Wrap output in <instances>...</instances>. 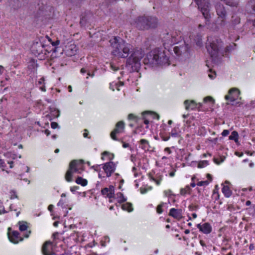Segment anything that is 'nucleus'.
<instances>
[{
    "instance_id": "obj_13",
    "label": "nucleus",
    "mask_w": 255,
    "mask_h": 255,
    "mask_svg": "<svg viewBox=\"0 0 255 255\" xmlns=\"http://www.w3.org/2000/svg\"><path fill=\"white\" fill-rule=\"evenodd\" d=\"M103 169L107 174V177H110L115 171V165L113 162H107L104 164Z\"/></svg>"
},
{
    "instance_id": "obj_17",
    "label": "nucleus",
    "mask_w": 255,
    "mask_h": 255,
    "mask_svg": "<svg viewBox=\"0 0 255 255\" xmlns=\"http://www.w3.org/2000/svg\"><path fill=\"white\" fill-rule=\"evenodd\" d=\"M182 211L181 209L171 208L170 210L169 215L173 217L175 219L180 220L182 218Z\"/></svg>"
},
{
    "instance_id": "obj_19",
    "label": "nucleus",
    "mask_w": 255,
    "mask_h": 255,
    "mask_svg": "<svg viewBox=\"0 0 255 255\" xmlns=\"http://www.w3.org/2000/svg\"><path fill=\"white\" fill-rule=\"evenodd\" d=\"M19 235L17 231H13L11 236L8 235V239L11 243L17 244L19 242Z\"/></svg>"
},
{
    "instance_id": "obj_34",
    "label": "nucleus",
    "mask_w": 255,
    "mask_h": 255,
    "mask_svg": "<svg viewBox=\"0 0 255 255\" xmlns=\"http://www.w3.org/2000/svg\"><path fill=\"white\" fill-rule=\"evenodd\" d=\"M208 164H209V163L207 160L201 161L200 162H199V163L198 164V167L200 168H203V167L206 166L207 165H208Z\"/></svg>"
},
{
    "instance_id": "obj_48",
    "label": "nucleus",
    "mask_w": 255,
    "mask_h": 255,
    "mask_svg": "<svg viewBox=\"0 0 255 255\" xmlns=\"http://www.w3.org/2000/svg\"><path fill=\"white\" fill-rule=\"evenodd\" d=\"M111 69L114 71H117L119 69V67H116L115 65H113V64L111 65Z\"/></svg>"
},
{
    "instance_id": "obj_32",
    "label": "nucleus",
    "mask_w": 255,
    "mask_h": 255,
    "mask_svg": "<svg viewBox=\"0 0 255 255\" xmlns=\"http://www.w3.org/2000/svg\"><path fill=\"white\" fill-rule=\"evenodd\" d=\"M117 198L118 199V202L120 203H123L126 201L127 199L125 198L124 195L121 193H118L117 194Z\"/></svg>"
},
{
    "instance_id": "obj_11",
    "label": "nucleus",
    "mask_w": 255,
    "mask_h": 255,
    "mask_svg": "<svg viewBox=\"0 0 255 255\" xmlns=\"http://www.w3.org/2000/svg\"><path fill=\"white\" fill-rule=\"evenodd\" d=\"M92 14L90 12H86L81 15L80 23L81 26H86L87 24L91 22Z\"/></svg>"
},
{
    "instance_id": "obj_52",
    "label": "nucleus",
    "mask_w": 255,
    "mask_h": 255,
    "mask_svg": "<svg viewBox=\"0 0 255 255\" xmlns=\"http://www.w3.org/2000/svg\"><path fill=\"white\" fill-rule=\"evenodd\" d=\"M135 118V117L132 114H130L128 116V118L129 120H132L134 119Z\"/></svg>"
},
{
    "instance_id": "obj_53",
    "label": "nucleus",
    "mask_w": 255,
    "mask_h": 255,
    "mask_svg": "<svg viewBox=\"0 0 255 255\" xmlns=\"http://www.w3.org/2000/svg\"><path fill=\"white\" fill-rule=\"evenodd\" d=\"M235 154L239 156V157H242L243 155V152H238V151H236L235 152Z\"/></svg>"
},
{
    "instance_id": "obj_9",
    "label": "nucleus",
    "mask_w": 255,
    "mask_h": 255,
    "mask_svg": "<svg viewBox=\"0 0 255 255\" xmlns=\"http://www.w3.org/2000/svg\"><path fill=\"white\" fill-rule=\"evenodd\" d=\"M217 14L219 18H222L221 24L224 25L225 24V19L227 16V11L225 9V6L220 2H218L215 5Z\"/></svg>"
},
{
    "instance_id": "obj_28",
    "label": "nucleus",
    "mask_w": 255,
    "mask_h": 255,
    "mask_svg": "<svg viewBox=\"0 0 255 255\" xmlns=\"http://www.w3.org/2000/svg\"><path fill=\"white\" fill-rule=\"evenodd\" d=\"M232 23L234 25H236L240 23V18L235 15H233L232 17Z\"/></svg>"
},
{
    "instance_id": "obj_2",
    "label": "nucleus",
    "mask_w": 255,
    "mask_h": 255,
    "mask_svg": "<svg viewBox=\"0 0 255 255\" xmlns=\"http://www.w3.org/2000/svg\"><path fill=\"white\" fill-rule=\"evenodd\" d=\"M162 42L165 49L175 44L178 45L173 47V51L177 56L186 57L188 55L189 47L184 40L183 41L180 31H170L164 33L161 35Z\"/></svg>"
},
{
    "instance_id": "obj_39",
    "label": "nucleus",
    "mask_w": 255,
    "mask_h": 255,
    "mask_svg": "<svg viewBox=\"0 0 255 255\" xmlns=\"http://www.w3.org/2000/svg\"><path fill=\"white\" fill-rule=\"evenodd\" d=\"M164 203H161L160 204H159L157 207V208H156V211H157V212L158 213V214H161L163 212V210H162V208L163 207V205Z\"/></svg>"
},
{
    "instance_id": "obj_56",
    "label": "nucleus",
    "mask_w": 255,
    "mask_h": 255,
    "mask_svg": "<svg viewBox=\"0 0 255 255\" xmlns=\"http://www.w3.org/2000/svg\"><path fill=\"white\" fill-rule=\"evenodd\" d=\"M84 131H85L84 133H83V136L84 137H88V130L85 129L84 130Z\"/></svg>"
},
{
    "instance_id": "obj_51",
    "label": "nucleus",
    "mask_w": 255,
    "mask_h": 255,
    "mask_svg": "<svg viewBox=\"0 0 255 255\" xmlns=\"http://www.w3.org/2000/svg\"><path fill=\"white\" fill-rule=\"evenodd\" d=\"M5 166V163L3 160L0 159V168L3 167Z\"/></svg>"
},
{
    "instance_id": "obj_54",
    "label": "nucleus",
    "mask_w": 255,
    "mask_h": 255,
    "mask_svg": "<svg viewBox=\"0 0 255 255\" xmlns=\"http://www.w3.org/2000/svg\"><path fill=\"white\" fill-rule=\"evenodd\" d=\"M169 138H170V136H162V139L164 141H167V140H168L169 139Z\"/></svg>"
},
{
    "instance_id": "obj_27",
    "label": "nucleus",
    "mask_w": 255,
    "mask_h": 255,
    "mask_svg": "<svg viewBox=\"0 0 255 255\" xmlns=\"http://www.w3.org/2000/svg\"><path fill=\"white\" fill-rule=\"evenodd\" d=\"M150 179L152 181H154L157 185H159L160 182L162 180V176L158 175L156 178H154L153 176H149Z\"/></svg>"
},
{
    "instance_id": "obj_24",
    "label": "nucleus",
    "mask_w": 255,
    "mask_h": 255,
    "mask_svg": "<svg viewBox=\"0 0 255 255\" xmlns=\"http://www.w3.org/2000/svg\"><path fill=\"white\" fill-rule=\"evenodd\" d=\"M46 5H44L43 3H41V4L38 3L37 5V8L38 9V14L42 15L43 12L45 9Z\"/></svg>"
},
{
    "instance_id": "obj_44",
    "label": "nucleus",
    "mask_w": 255,
    "mask_h": 255,
    "mask_svg": "<svg viewBox=\"0 0 255 255\" xmlns=\"http://www.w3.org/2000/svg\"><path fill=\"white\" fill-rule=\"evenodd\" d=\"M229 130H227V129H224L222 132V136H226L227 135H228L229 134Z\"/></svg>"
},
{
    "instance_id": "obj_41",
    "label": "nucleus",
    "mask_w": 255,
    "mask_h": 255,
    "mask_svg": "<svg viewBox=\"0 0 255 255\" xmlns=\"http://www.w3.org/2000/svg\"><path fill=\"white\" fill-rule=\"evenodd\" d=\"M249 6H251L253 9V11L255 12V1L251 0L248 4Z\"/></svg>"
},
{
    "instance_id": "obj_61",
    "label": "nucleus",
    "mask_w": 255,
    "mask_h": 255,
    "mask_svg": "<svg viewBox=\"0 0 255 255\" xmlns=\"http://www.w3.org/2000/svg\"><path fill=\"white\" fill-rule=\"evenodd\" d=\"M59 49H60V48H59V47H55L53 49V52L56 53V52H58V50H59Z\"/></svg>"
},
{
    "instance_id": "obj_43",
    "label": "nucleus",
    "mask_w": 255,
    "mask_h": 255,
    "mask_svg": "<svg viewBox=\"0 0 255 255\" xmlns=\"http://www.w3.org/2000/svg\"><path fill=\"white\" fill-rule=\"evenodd\" d=\"M148 23H149V24L151 23L150 25H152V20H149V21H148ZM157 24H158V20H157V18L156 17V23H155V24L153 26L149 25V28H155V27H156L157 26Z\"/></svg>"
},
{
    "instance_id": "obj_59",
    "label": "nucleus",
    "mask_w": 255,
    "mask_h": 255,
    "mask_svg": "<svg viewBox=\"0 0 255 255\" xmlns=\"http://www.w3.org/2000/svg\"><path fill=\"white\" fill-rule=\"evenodd\" d=\"M68 228L69 229H74L76 227V226L75 225H73V224H70V225H68Z\"/></svg>"
},
{
    "instance_id": "obj_50",
    "label": "nucleus",
    "mask_w": 255,
    "mask_h": 255,
    "mask_svg": "<svg viewBox=\"0 0 255 255\" xmlns=\"http://www.w3.org/2000/svg\"><path fill=\"white\" fill-rule=\"evenodd\" d=\"M130 160L132 161V162H134L136 160V156L135 155H133V154H131L130 155Z\"/></svg>"
},
{
    "instance_id": "obj_42",
    "label": "nucleus",
    "mask_w": 255,
    "mask_h": 255,
    "mask_svg": "<svg viewBox=\"0 0 255 255\" xmlns=\"http://www.w3.org/2000/svg\"><path fill=\"white\" fill-rule=\"evenodd\" d=\"M10 198L11 199H13L14 198H17L18 197L17 195H16V192L14 191L11 190L10 192Z\"/></svg>"
},
{
    "instance_id": "obj_7",
    "label": "nucleus",
    "mask_w": 255,
    "mask_h": 255,
    "mask_svg": "<svg viewBox=\"0 0 255 255\" xmlns=\"http://www.w3.org/2000/svg\"><path fill=\"white\" fill-rule=\"evenodd\" d=\"M152 20V26L156 23V17L153 16H139L134 20V25L139 30H145L149 29V20Z\"/></svg>"
},
{
    "instance_id": "obj_30",
    "label": "nucleus",
    "mask_w": 255,
    "mask_h": 255,
    "mask_svg": "<svg viewBox=\"0 0 255 255\" xmlns=\"http://www.w3.org/2000/svg\"><path fill=\"white\" fill-rule=\"evenodd\" d=\"M223 1L227 5L231 6H237L238 3L233 0H221Z\"/></svg>"
},
{
    "instance_id": "obj_15",
    "label": "nucleus",
    "mask_w": 255,
    "mask_h": 255,
    "mask_svg": "<svg viewBox=\"0 0 255 255\" xmlns=\"http://www.w3.org/2000/svg\"><path fill=\"white\" fill-rule=\"evenodd\" d=\"M197 227L200 231L206 234H209L212 231V227L208 223H205L203 225L198 224Z\"/></svg>"
},
{
    "instance_id": "obj_46",
    "label": "nucleus",
    "mask_w": 255,
    "mask_h": 255,
    "mask_svg": "<svg viewBox=\"0 0 255 255\" xmlns=\"http://www.w3.org/2000/svg\"><path fill=\"white\" fill-rule=\"evenodd\" d=\"M79 188V187L78 186H73V187H71L70 188V190L72 192L74 193V192H75L77 190H78V189Z\"/></svg>"
},
{
    "instance_id": "obj_63",
    "label": "nucleus",
    "mask_w": 255,
    "mask_h": 255,
    "mask_svg": "<svg viewBox=\"0 0 255 255\" xmlns=\"http://www.w3.org/2000/svg\"><path fill=\"white\" fill-rule=\"evenodd\" d=\"M4 68L2 66L0 65V74H1L3 72Z\"/></svg>"
},
{
    "instance_id": "obj_29",
    "label": "nucleus",
    "mask_w": 255,
    "mask_h": 255,
    "mask_svg": "<svg viewBox=\"0 0 255 255\" xmlns=\"http://www.w3.org/2000/svg\"><path fill=\"white\" fill-rule=\"evenodd\" d=\"M19 230L20 231H26L28 228L27 223L26 222H19Z\"/></svg>"
},
{
    "instance_id": "obj_21",
    "label": "nucleus",
    "mask_w": 255,
    "mask_h": 255,
    "mask_svg": "<svg viewBox=\"0 0 255 255\" xmlns=\"http://www.w3.org/2000/svg\"><path fill=\"white\" fill-rule=\"evenodd\" d=\"M123 130L115 128L111 132V137L112 138L115 140H117L118 139L116 136L117 134H119L120 133H122L123 132Z\"/></svg>"
},
{
    "instance_id": "obj_10",
    "label": "nucleus",
    "mask_w": 255,
    "mask_h": 255,
    "mask_svg": "<svg viewBox=\"0 0 255 255\" xmlns=\"http://www.w3.org/2000/svg\"><path fill=\"white\" fill-rule=\"evenodd\" d=\"M44 45L41 41H34L31 47V52L36 56L43 53Z\"/></svg>"
},
{
    "instance_id": "obj_6",
    "label": "nucleus",
    "mask_w": 255,
    "mask_h": 255,
    "mask_svg": "<svg viewBox=\"0 0 255 255\" xmlns=\"http://www.w3.org/2000/svg\"><path fill=\"white\" fill-rule=\"evenodd\" d=\"M198 5L199 9H200L202 14L206 19L205 26L207 28L214 30V29L209 25V19L211 17L210 8L211 5L209 0H194Z\"/></svg>"
},
{
    "instance_id": "obj_5",
    "label": "nucleus",
    "mask_w": 255,
    "mask_h": 255,
    "mask_svg": "<svg viewBox=\"0 0 255 255\" xmlns=\"http://www.w3.org/2000/svg\"><path fill=\"white\" fill-rule=\"evenodd\" d=\"M223 44L221 39L218 37H209L206 44V47L209 54L213 58H216L223 55Z\"/></svg>"
},
{
    "instance_id": "obj_22",
    "label": "nucleus",
    "mask_w": 255,
    "mask_h": 255,
    "mask_svg": "<svg viewBox=\"0 0 255 255\" xmlns=\"http://www.w3.org/2000/svg\"><path fill=\"white\" fill-rule=\"evenodd\" d=\"M222 191L226 197H230L232 195V191L228 186L224 185Z\"/></svg>"
},
{
    "instance_id": "obj_60",
    "label": "nucleus",
    "mask_w": 255,
    "mask_h": 255,
    "mask_svg": "<svg viewBox=\"0 0 255 255\" xmlns=\"http://www.w3.org/2000/svg\"><path fill=\"white\" fill-rule=\"evenodd\" d=\"M44 133L47 135H49L50 134V131L48 129H45L44 130Z\"/></svg>"
},
{
    "instance_id": "obj_3",
    "label": "nucleus",
    "mask_w": 255,
    "mask_h": 255,
    "mask_svg": "<svg viewBox=\"0 0 255 255\" xmlns=\"http://www.w3.org/2000/svg\"><path fill=\"white\" fill-rule=\"evenodd\" d=\"M168 57L162 48H155L147 54L143 59V62L145 65H149L152 67L169 65Z\"/></svg>"
},
{
    "instance_id": "obj_35",
    "label": "nucleus",
    "mask_w": 255,
    "mask_h": 255,
    "mask_svg": "<svg viewBox=\"0 0 255 255\" xmlns=\"http://www.w3.org/2000/svg\"><path fill=\"white\" fill-rule=\"evenodd\" d=\"M116 128L124 130L125 128V123L123 121H120L116 125Z\"/></svg>"
},
{
    "instance_id": "obj_20",
    "label": "nucleus",
    "mask_w": 255,
    "mask_h": 255,
    "mask_svg": "<svg viewBox=\"0 0 255 255\" xmlns=\"http://www.w3.org/2000/svg\"><path fill=\"white\" fill-rule=\"evenodd\" d=\"M142 114L143 116V119H144V123L146 125H147L149 123V121L145 119V116L146 115H153L154 116V118H156L157 120L159 119V116L158 114L150 111H145L143 112Z\"/></svg>"
},
{
    "instance_id": "obj_40",
    "label": "nucleus",
    "mask_w": 255,
    "mask_h": 255,
    "mask_svg": "<svg viewBox=\"0 0 255 255\" xmlns=\"http://www.w3.org/2000/svg\"><path fill=\"white\" fill-rule=\"evenodd\" d=\"M152 189V187H149L148 188H140V193L141 194H145L146 193L148 190H150Z\"/></svg>"
},
{
    "instance_id": "obj_57",
    "label": "nucleus",
    "mask_w": 255,
    "mask_h": 255,
    "mask_svg": "<svg viewBox=\"0 0 255 255\" xmlns=\"http://www.w3.org/2000/svg\"><path fill=\"white\" fill-rule=\"evenodd\" d=\"M100 165H94L92 167V168L94 169L95 170L98 171V167H99Z\"/></svg>"
},
{
    "instance_id": "obj_62",
    "label": "nucleus",
    "mask_w": 255,
    "mask_h": 255,
    "mask_svg": "<svg viewBox=\"0 0 255 255\" xmlns=\"http://www.w3.org/2000/svg\"><path fill=\"white\" fill-rule=\"evenodd\" d=\"M129 144L128 143H124L123 144V147L124 148H127V147H128L129 146Z\"/></svg>"
},
{
    "instance_id": "obj_45",
    "label": "nucleus",
    "mask_w": 255,
    "mask_h": 255,
    "mask_svg": "<svg viewBox=\"0 0 255 255\" xmlns=\"http://www.w3.org/2000/svg\"><path fill=\"white\" fill-rule=\"evenodd\" d=\"M51 128H52L55 129V128H58V124H57V123H56V122H52V123H51Z\"/></svg>"
},
{
    "instance_id": "obj_36",
    "label": "nucleus",
    "mask_w": 255,
    "mask_h": 255,
    "mask_svg": "<svg viewBox=\"0 0 255 255\" xmlns=\"http://www.w3.org/2000/svg\"><path fill=\"white\" fill-rule=\"evenodd\" d=\"M50 112L52 113V115L55 117H58L59 116V112L57 110H55L54 109H52L51 108H50Z\"/></svg>"
},
{
    "instance_id": "obj_12",
    "label": "nucleus",
    "mask_w": 255,
    "mask_h": 255,
    "mask_svg": "<svg viewBox=\"0 0 255 255\" xmlns=\"http://www.w3.org/2000/svg\"><path fill=\"white\" fill-rule=\"evenodd\" d=\"M185 106V109L186 110H195L196 109H199L202 106L201 103H196L194 101L191 100H185L184 102Z\"/></svg>"
},
{
    "instance_id": "obj_25",
    "label": "nucleus",
    "mask_w": 255,
    "mask_h": 255,
    "mask_svg": "<svg viewBox=\"0 0 255 255\" xmlns=\"http://www.w3.org/2000/svg\"><path fill=\"white\" fill-rule=\"evenodd\" d=\"M122 209L124 210L128 211V212H131L133 210L132 208V204L129 203H126L122 205Z\"/></svg>"
},
{
    "instance_id": "obj_58",
    "label": "nucleus",
    "mask_w": 255,
    "mask_h": 255,
    "mask_svg": "<svg viewBox=\"0 0 255 255\" xmlns=\"http://www.w3.org/2000/svg\"><path fill=\"white\" fill-rule=\"evenodd\" d=\"M58 235H59V233H58V232H55V233H54L53 234V237H54V239H57V236H58Z\"/></svg>"
},
{
    "instance_id": "obj_16",
    "label": "nucleus",
    "mask_w": 255,
    "mask_h": 255,
    "mask_svg": "<svg viewBox=\"0 0 255 255\" xmlns=\"http://www.w3.org/2000/svg\"><path fill=\"white\" fill-rule=\"evenodd\" d=\"M102 194L103 195H106L109 198H114V187L110 186L109 188H104L101 191Z\"/></svg>"
},
{
    "instance_id": "obj_37",
    "label": "nucleus",
    "mask_w": 255,
    "mask_h": 255,
    "mask_svg": "<svg viewBox=\"0 0 255 255\" xmlns=\"http://www.w3.org/2000/svg\"><path fill=\"white\" fill-rule=\"evenodd\" d=\"M195 41H196V45L198 46H201L202 43V39L201 36L200 35H198L197 39H195Z\"/></svg>"
},
{
    "instance_id": "obj_55",
    "label": "nucleus",
    "mask_w": 255,
    "mask_h": 255,
    "mask_svg": "<svg viewBox=\"0 0 255 255\" xmlns=\"http://www.w3.org/2000/svg\"><path fill=\"white\" fill-rule=\"evenodd\" d=\"M53 205H49L48 207V210L50 212H52V211H53Z\"/></svg>"
},
{
    "instance_id": "obj_31",
    "label": "nucleus",
    "mask_w": 255,
    "mask_h": 255,
    "mask_svg": "<svg viewBox=\"0 0 255 255\" xmlns=\"http://www.w3.org/2000/svg\"><path fill=\"white\" fill-rule=\"evenodd\" d=\"M191 188L189 185L186 186L184 188L180 189V194L182 195H185L187 193H189Z\"/></svg>"
},
{
    "instance_id": "obj_38",
    "label": "nucleus",
    "mask_w": 255,
    "mask_h": 255,
    "mask_svg": "<svg viewBox=\"0 0 255 255\" xmlns=\"http://www.w3.org/2000/svg\"><path fill=\"white\" fill-rule=\"evenodd\" d=\"M209 184V181L207 180L200 181L197 183V185L199 186H207Z\"/></svg>"
},
{
    "instance_id": "obj_26",
    "label": "nucleus",
    "mask_w": 255,
    "mask_h": 255,
    "mask_svg": "<svg viewBox=\"0 0 255 255\" xmlns=\"http://www.w3.org/2000/svg\"><path fill=\"white\" fill-rule=\"evenodd\" d=\"M238 133L236 131H233L229 136V139L233 140L237 142L238 140Z\"/></svg>"
},
{
    "instance_id": "obj_8",
    "label": "nucleus",
    "mask_w": 255,
    "mask_h": 255,
    "mask_svg": "<svg viewBox=\"0 0 255 255\" xmlns=\"http://www.w3.org/2000/svg\"><path fill=\"white\" fill-rule=\"evenodd\" d=\"M240 94V91L236 88L231 89L228 94L225 96V99L228 101L226 103L227 105L231 104L234 105V102L237 100Z\"/></svg>"
},
{
    "instance_id": "obj_18",
    "label": "nucleus",
    "mask_w": 255,
    "mask_h": 255,
    "mask_svg": "<svg viewBox=\"0 0 255 255\" xmlns=\"http://www.w3.org/2000/svg\"><path fill=\"white\" fill-rule=\"evenodd\" d=\"M77 51V48L74 45H70L68 46H66L65 49V54L67 56H72L76 54Z\"/></svg>"
},
{
    "instance_id": "obj_49",
    "label": "nucleus",
    "mask_w": 255,
    "mask_h": 255,
    "mask_svg": "<svg viewBox=\"0 0 255 255\" xmlns=\"http://www.w3.org/2000/svg\"><path fill=\"white\" fill-rule=\"evenodd\" d=\"M213 100V99L211 97H206L204 99V101L205 102H206L207 101H211Z\"/></svg>"
},
{
    "instance_id": "obj_14",
    "label": "nucleus",
    "mask_w": 255,
    "mask_h": 255,
    "mask_svg": "<svg viewBox=\"0 0 255 255\" xmlns=\"http://www.w3.org/2000/svg\"><path fill=\"white\" fill-rule=\"evenodd\" d=\"M51 242H46L42 247V252L43 255H53L54 253L51 251L52 249Z\"/></svg>"
},
{
    "instance_id": "obj_4",
    "label": "nucleus",
    "mask_w": 255,
    "mask_h": 255,
    "mask_svg": "<svg viewBox=\"0 0 255 255\" xmlns=\"http://www.w3.org/2000/svg\"><path fill=\"white\" fill-rule=\"evenodd\" d=\"M79 162L78 160H73L71 161L69 169L65 174V179L68 182H72L74 180L73 178H75V182L77 184L81 185L82 186H85L88 184V181L86 179L83 178L80 176L75 175L76 173H80L79 169Z\"/></svg>"
},
{
    "instance_id": "obj_64",
    "label": "nucleus",
    "mask_w": 255,
    "mask_h": 255,
    "mask_svg": "<svg viewBox=\"0 0 255 255\" xmlns=\"http://www.w3.org/2000/svg\"><path fill=\"white\" fill-rule=\"evenodd\" d=\"M171 192V191L170 190H168V191H164V193L166 195L170 194Z\"/></svg>"
},
{
    "instance_id": "obj_23",
    "label": "nucleus",
    "mask_w": 255,
    "mask_h": 255,
    "mask_svg": "<svg viewBox=\"0 0 255 255\" xmlns=\"http://www.w3.org/2000/svg\"><path fill=\"white\" fill-rule=\"evenodd\" d=\"M140 143L141 144V147L142 149L146 150H149V144L148 141L144 139H142L140 140Z\"/></svg>"
},
{
    "instance_id": "obj_1",
    "label": "nucleus",
    "mask_w": 255,
    "mask_h": 255,
    "mask_svg": "<svg viewBox=\"0 0 255 255\" xmlns=\"http://www.w3.org/2000/svg\"><path fill=\"white\" fill-rule=\"evenodd\" d=\"M109 42L112 48V54L114 56L119 58H126L131 53V55L127 60V64L131 66L133 70L137 71L139 69L140 60L143 56L141 49L133 51L132 45L120 37H114Z\"/></svg>"
},
{
    "instance_id": "obj_33",
    "label": "nucleus",
    "mask_w": 255,
    "mask_h": 255,
    "mask_svg": "<svg viewBox=\"0 0 255 255\" xmlns=\"http://www.w3.org/2000/svg\"><path fill=\"white\" fill-rule=\"evenodd\" d=\"M236 46L237 45L234 43L230 44L229 45L226 47V52H230L232 50H234L236 48Z\"/></svg>"
},
{
    "instance_id": "obj_47",
    "label": "nucleus",
    "mask_w": 255,
    "mask_h": 255,
    "mask_svg": "<svg viewBox=\"0 0 255 255\" xmlns=\"http://www.w3.org/2000/svg\"><path fill=\"white\" fill-rule=\"evenodd\" d=\"M170 134L172 136L176 137L177 136L178 133L175 130H172L170 132Z\"/></svg>"
}]
</instances>
